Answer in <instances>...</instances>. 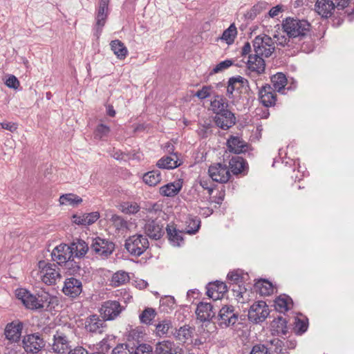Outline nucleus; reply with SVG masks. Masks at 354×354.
I'll use <instances>...</instances> for the list:
<instances>
[{
  "label": "nucleus",
  "instance_id": "1",
  "mask_svg": "<svg viewBox=\"0 0 354 354\" xmlns=\"http://www.w3.org/2000/svg\"><path fill=\"white\" fill-rule=\"evenodd\" d=\"M16 297L20 300L24 306L30 310H37L49 307L57 300L48 293L42 292L41 294L33 295L24 288L16 290Z\"/></svg>",
  "mask_w": 354,
  "mask_h": 354
},
{
  "label": "nucleus",
  "instance_id": "2",
  "mask_svg": "<svg viewBox=\"0 0 354 354\" xmlns=\"http://www.w3.org/2000/svg\"><path fill=\"white\" fill-rule=\"evenodd\" d=\"M282 28L286 35L299 41L310 35L311 25L305 19L294 17H287L282 21Z\"/></svg>",
  "mask_w": 354,
  "mask_h": 354
},
{
  "label": "nucleus",
  "instance_id": "3",
  "mask_svg": "<svg viewBox=\"0 0 354 354\" xmlns=\"http://www.w3.org/2000/svg\"><path fill=\"white\" fill-rule=\"evenodd\" d=\"M149 243L146 236L136 234L129 236L124 243L127 252L133 257L141 256L149 248Z\"/></svg>",
  "mask_w": 354,
  "mask_h": 354
},
{
  "label": "nucleus",
  "instance_id": "4",
  "mask_svg": "<svg viewBox=\"0 0 354 354\" xmlns=\"http://www.w3.org/2000/svg\"><path fill=\"white\" fill-rule=\"evenodd\" d=\"M90 250L102 259H106L115 250V243L109 239L97 236L92 239Z\"/></svg>",
  "mask_w": 354,
  "mask_h": 354
},
{
  "label": "nucleus",
  "instance_id": "5",
  "mask_svg": "<svg viewBox=\"0 0 354 354\" xmlns=\"http://www.w3.org/2000/svg\"><path fill=\"white\" fill-rule=\"evenodd\" d=\"M38 266L41 274V280L45 284H55L57 281L61 279L62 276L56 264L39 261Z\"/></svg>",
  "mask_w": 354,
  "mask_h": 354
},
{
  "label": "nucleus",
  "instance_id": "6",
  "mask_svg": "<svg viewBox=\"0 0 354 354\" xmlns=\"http://www.w3.org/2000/svg\"><path fill=\"white\" fill-rule=\"evenodd\" d=\"M142 229L146 236L153 240H158L164 235V225L158 218H149L147 216L142 221Z\"/></svg>",
  "mask_w": 354,
  "mask_h": 354
},
{
  "label": "nucleus",
  "instance_id": "7",
  "mask_svg": "<svg viewBox=\"0 0 354 354\" xmlns=\"http://www.w3.org/2000/svg\"><path fill=\"white\" fill-rule=\"evenodd\" d=\"M254 54L269 57L274 50V41L267 35L257 36L253 40Z\"/></svg>",
  "mask_w": 354,
  "mask_h": 354
},
{
  "label": "nucleus",
  "instance_id": "8",
  "mask_svg": "<svg viewBox=\"0 0 354 354\" xmlns=\"http://www.w3.org/2000/svg\"><path fill=\"white\" fill-rule=\"evenodd\" d=\"M270 310L266 303L259 301L254 303L248 310V319L254 324H259L266 320L269 315Z\"/></svg>",
  "mask_w": 354,
  "mask_h": 354
},
{
  "label": "nucleus",
  "instance_id": "9",
  "mask_svg": "<svg viewBox=\"0 0 354 354\" xmlns=\"http://www.w3.org/2000/svg\"><path fill=\"white\" fill-rule=\"evenodd\" d=\"M266 63L262 56L254 54L250 55L247 62L246 74L252 78H255L264 73Z\"/></svg>",
  "mask_w": 354,
  "mask_h": 354
},
{
  "label": "nucleus",
  "instance_id": "10",
  "mask_svg": "<svg viewBox=\"0 0 354 354\" xmlns=\"http://www.w3.org/2000/svg\"><path fill=\"white\" fill-rule=\"evenodd\" d=\"M124 309L119 301L108 300L102 304L99 311L106 321H111L117 318Z\"/></svg>",
  "mask_w": 354,
  "mask_h": 354
},
{
  "label": "nucleus",
  "instance_id": "11",
  "mask_svg": "<svg viewBox=\"0 0 354 354\" xmlns=\"http://www.w3.org/2000/svg\"><path fill=\"white\" fill-rule=\"evenodd\" d=\"M216 318L218 326L224 328L234 326L238 321V315L234 313L233 306H225L220 309Z\"/></svg>",
  "mask_w": 354,
  "mask_h": 354
},
{
  "label": "nucleus",
  "instance_id": "12",
  "mask_svg": "<svg viewBox=\"0 0 354 354\" xmlns=\"http://www.w3.org/2000/svg\"><path fill=\"white\" fill-rule=\"evenodd\" d=\"M22 343L24 350L29 353H37L45 346V342L39 333L25 336Z\"/></svg>",
  "mask_w": 354,
  "mask_h": 354
},
{
  "label": "nucleus",
  "instance_id": "13",
  "mask_svg": "<svg viewBox=\"0 0 354 354\" xmlns=\"http://www.w3.org/2000/svg\"><path fill=\"white\" fill-rule=\"evenodd\" d=\"M212 180L220 183H227L230 177V170L226 165L216 163L211 165L208 169Z\"/></svg>",
  "mask_w": 354,
  "mask_h": 354
},
{
  "label": "nucleus",
  "instance_id": "14",
  "mask_svg": "<svg viewBox=\"0 0 354 354\" xmlns=\"http://www.w3.org/2000/svg\"><path fill=\"white\" fill-rule=\"evenodd\" d=\"M106 328V320L97 315H91L85 319L84 329L86 332L95 334L102 333Z\"/></svg>",
  "mask_w": 354,
  "mask_h": 354
},
{
  "label": "nucleus",
  "instance_id": "15",
  "mask_svg": "<svg viewBox=\"0 0 354 354\" xmlns=\"http://www.w3.org/2000/svg\"><path fill=\"white\" fill-rule=\"evenodd\" d=\"M82 283L75 277L66 278L62 288L63 293L71 298L77 297L82 292Z\"/></svg>",
  "mask_w": 354,
  "mask_h": 354
},
{
  "label": "nucleus",
  "instance_id": "16",
  "mask_svg": "<svg viewBox=\"0 0 354 354\" xmlns=\"http://www.w3.org/2000/svg\"><path fill=\"white\" fill-rule=\"evenodd\" d=\"M109 0H100L99 8L95 17L96 23L94 28L95 35L99 37L100 35L102 28L106 24V20L108 16V6Z\"/></svg>",
  "mask_w": 354,
  "mask_h": 354
},
{
  "label": "nucleus",
  "instance_id": "17",
  "mask_svg": "<svg viewBox=\"0 0 354 354\" xmlns=\"http://www.w3.org/2000/svg\"><path fill=\"white\" fill-rule=\"evenodd\" d=\"M52 348L55 353L58 354H64L68 352L70 348L69 340L63 332L57 330L54 334Z\"/></svg>",
  "mask_w": 354,
  "mask_h": 354
},
{
  "label": "nucleus",
  "instance_id": "18",
  "mask_svg": "<svg viewBox=\"0 0 354 354\" xmlns=\"http://www.w3.org/2000/svg\"><path fill=\"white\" fill-rule=\"evenodd\" d=\"M216 313L213 306L210 303L206 302H200L196 310L197 319L201 322H210L216 317Z\"/></svg>",
  "mask_w": 354,
  "mask_h": 354
},
{
  "label": "nucleus",
  "instance_id": "19",
  "mask_svg": "<svg viewBox=\"0 0 354 354\" xmlns=\"http://www.w3.org/2000/svg\"><path fill=\"white\" fill-rule=\"evenodd\" d=\"M52 259L61 266L66 263L67 260L72 258L69 245L60 244L55 248L51 253Z\"/></svg>",
  "mask_w": 354,
  "mask_h": 354
},
{
  "label": "nucleus",
  "instance_id": "20",
  "mask_svg": "<svg viewBox=\"0 0 354 354\" xmlns=\"http://www.w3.org/2000/svg\"><path fill=\"white\" fill-rule=\"evenodd\" d=\"M274 91L269 84H266L259 89V99L264 106L270 107L275 104L277 95Z\"/></svg>",
  "mask_w": 354,
  "mask_h": 354
},
{
  "label": "nucleus",
  "instance_id": "21",
  "mask_svg": "<svg viewBox=\"0 0 354 354\" xmlns=\"http://www.w3.org/2000/svg\"><path fill=\"white\" fill-rule=\"evenodd\" d=\"M227 290L228 287L225 283L216 281L208 283L206 294L214 300H218L223 298L224 294L227 292Z\"/></svg>",
  "mask_w": 354,
  "mask_h": 354
},
{
  "label": "nucleus",
  "instance_id": "22",
  "mask_svg": "<svg viewBox=\"0 0 354 354\" xmlns=\"http://www.w3.org/2000/svg\"><path fill=\"white\" fill-rule=\"evenodd\" d=\"M241 88H249V82L248 80L240 75L229 78L226 92L227 96L230 99H233L234 92L235 91H239Z\"/></svg>",
  "mask_w": 354,
  "mask_h": 354
},
{
  "label": "nucleus",
  "instance_id": "23",
  "mask_svg": "<svg viewBox=\"0 0 354 354\" xmlns=\"http://www.w3.org/2000/svg\"><path fill=\"white\" fill-rule=\"evenodd\" d=\"M229 151L236 154L246 152L249 145L239 136H231L227 140Z\"/></svg>",
  "mask_w": 354,
  "mask_h": 354
},
{
  "label": "nucleus",
  "instance_id": "24",
  "mask_svg": "<svg viewBox=\"0 0 354 354\" xmlns=\"http://www.w3.org/2000/svg\"><path fill=\"white\" fill-rule=\"evenodd\" d=\"M156 354H183V351L179 346H176L171 341H163L156 344Z\"/></svg>",
  "mask_w": 354,
  "mask_h": 354
},
{
  "label": "nucleus",
  "instance_id": "25",
  "mask_svg": "<svg viewBox=\"0 0 354 354\" xmlns=\"http://www.w3.org/2000/svg\"><path fill=\"white\" fill-rule=\"evenodd\" d=\"M315 11L322 17L328 18L331 16L335 9V4L331 0H317L315 6Z\"/></svg>",
  "mask_w": 354,
  "mask_h": 354
},
{
  "label": "nucleus",
  "instance_id": "26",
  "mask_svg": "<svg viewBox=\"0 0 354 354\" xmlns=\"http://www.w3.org/2000/svg\"><path fill=\"white\" fill-rule=\"evenodd\" d=\"M22 327L23 326L21 322H11L8 324L4 332L6 339L13 342L19 341L21 337Z\"/></svg>",
  "mask_w": 354,
  "mask_h": 354
},
{
  "label": "nucleus",
  "instance_id": "27",
  "mask_svg": "<svg viewBox=\"0 0 354 354\" xmlns=\"http://www.w3.org/2000/svg\"><path fill=\"white\" fill-rule=\"evenodd\" d=\"M69 248L72 256L75 254V257L78 258L84 257L90 248L87 243L80 239H74Z\"/></svg>",
  "mask_w": 354,
  "mask_h": 354
},
{
  "label": "nucleus",
  "instance_id": "28",
  "mask_svg": "<svg viewBox=\"0 0 354 354\" xmlns=\"http://www.w3.org/2000/svg\"><path fill=\"white\" fill-rule=\"evenodd\" d=\"M178 160L177 153H172L169 156H163L158 160L156 166L160 169H175L180 165V162H178Z\"/></svg>",
  "mask_w": 354,
  "mask_h": 354
},
{
  "label": "nucleus",
  "instance_id": "29",
  "mask_svg": "<svg viewBox=\"0 0 354 354\" xmlns=\"http://www.w3.org/2000/svg\"><path fill=\"white\" fill-rule=\"evenodd\" d=\"M100 218L97 212H93L82 215L75 214L73 216V222L77 225H89L94 223Z\"/></svg>",
  "mask_w": 354,
  "mask_h": 354
},
{
  "label": "nucleus",
  "instance_id": "30",
  "mask_svg": "<svg viewBox=\"0 0 354 354\" xmlns=\"http://www.w3.org/2000/svg\"><path fill=\"white\" fill-rule=\"evenodd\" d=\"M231 115H221V116H214V121L217 127L219 128L227 130L236 124V117L231 111Z\"/></svg>",
  "mask_w": 354,
  "mask_h": 354
},
{
  "label": "nucleus",
  "instance_id": "31",
  "mask_svg": "<svg viewBox=\"0 0 354 354\" xmlns=\"http://www.w3.org/2000/svg\"><path fill=\"white\" fill-rule=\"evenodd\" d=\"M271 330L273 335H285L288 333L287 321L282 317H278L271 322Z\"/></svg>",
  "mask_w": 354,
  "mask_h": 354
},
{
  "label": "nucleus",
  "instance_id": "32",
  "mask_svg": "<svg viewBox=\"0 0 354 354\" xmlns=\"http://www.w3.org/2000/svg\"><path fill=\"white\" fill-rule=\"evenodd\" d=\"M182 188V185L178 183H169L160 188V194L163 196L173 197L177 195Z\"/></svg>",
  "mask_w": 354,
  "mask_h": 354
},
{
  "label": "nucleus",
  "instance_id": "33",
  "mask_svg": "<svg viewBox=\"0 0 354 354\" xmlns=\"http://www.w3.org/2000/svg\"><path fill=\"white\" fill-rule=\"evenodd\" d=\"M293 304L292 299L286 295H282L278 297L274 301V306L277 310L280 313H285L292 307Z\"/></svg>",
  "mask_w": 354,
  "mask_h": 354
},
{
  "label": "nucleus",
  "instance_id": "34",
  "mask_svg": "<svg viewBox=\"0 0 354 354\" xmlns=\"http://www.w3.org/2000/svg\"><path fill=\"white\" fill-rule=\"evenodd\" d=\"M168 239L174 246H180L183 243V232L176 230L173 226L167 225L166 227Z\"/></svg>",
  "mask_w": 354,
  "mask_h": 354
},
{
  "label": "nucleus",
  "instance_id": "35",
  "mask_svg": "<svg viewBox=\"0 0 354 354\" xmlns=\"http://www.w3.org/2000/svg\"><path fill=\"white\" fill-rule=\"evenodd\" d=\"M110 46L112 51L118 59H123L127 57L128 50L121 41L118 39L113 40L111 42Z\"/></svg>",
  "mask_w": 354,
  "mask_h": 354
},
{
  "label": "nucleus",
  "instance_id": "36",
  "mask_svg": "<svg viewBox=\"0 0 354 354\" xmlns=\"http://www.w3.org/2000/svg\"><path fill=\"white\" fill-rule=\"evenodd\" d=\"M143 181L148 185L156 186L161 181V173L155 169L145 173L142 177Z\"/></svg>",
  "mask_w": 354,
  "mask_h": 354
},
{
  "label": "nucleus",
  "instance_id": "37",
  "mask_svg": "<svg viewBox=\"0 0 354 354\" xmlns=\"http://www.w3.org/2000/svg\"><path fill=\"white\" fill-rule=\"evenodd\" d=\"M62 205L77 206L82 202V198L74 194H65L62 195L59 199Z\"/></svg>",
  "mask_w": 354,
  "mask_h": 354
},
{
  "label": "nucleus",
  "instance_id": "38",
  "mask_svg": "<svg viewBox=\"0 0 354 354\" xmlns=\"http://www.w3.org/2000/svg\"><path fill=\"white\" fill-rule=\"evenodd\" d=\"M129 280L130 277L128 272L119 270L113 274L111 285L114 287H118L127 283Z\"/></svg>",
  "mask_w": 354,
  "mask_h": 354
},
{
  "label": "nucleus",
  "instance_id": "39",
  "mask_svg": "<svg viewBox=\"0 0 354 354\" xmlns=\"http://www.w3.org/2000/svg\"><path fill=\"white\" fill-rule=\"evenodd\" d=\"M186 233L195 234L201 227V219L198 216H189L186 220Z\"/></svg>",
  "mask_w": 354,
  "mask_h": 354
},
{
  "label": "nucleus",
  "instance_id": "40",
  "mask_svg": "<svg viewBox=\"0 0 354 354\" xmlns=\"http://www.w3.org/2000/svg\"><path fill=\"white\" fill-rule=\"evenodd\" d=\"M231 171L234 174H239L244 171L245 167V160L239 156L232 157L229 162Z\"/></svg>",
  "mask_w": 354,
  "mask_h": 354
},
{
  "label": "nucleus",
  "instance_id": "41",
  "mask_svg": "<svg viewBox=\"0 0 354 354\" xmlns=\"http://www.w3.org/2000/svg\"><path fill=\"white\" fill-rule=\"evenodd\" d=\"M255 288L258 289L260 295L268 296L272 294L274 288L271 282L266 279H259L254 285Z\"/></svg>",
  "mask_w": 354,
  "mask_h": 354
},
{
  "label": "nucleus",
  "instance_id": "42",
  "mask_svg": "<svg viewBox=\"0 0 354 354\" xmlns=\"http://www.w3.org/2000/svg\"><path fill=\"white\" fill-rule=\"evenodd\" d=\"M274 90L281 92L287 84V78L283 73H277L271 77Z\"/></svg>",
  "mask_w": 354,
  "mask_h": 354
},
{
  "label": "nucleus",
  "instance_id": "43",
  "mask_svg": "<svg viewBox=\"0 0 354 354\" xmlns=\"http://www.w3.org/2000/svg\"><path fill=\"white\" fill-rule=\"evenodd\" d=\"M266 8V3L259 2L254 5L248 11L244 14V17L247 20H253L255 17L260 14L263 10Z\"/></svg>",
  "mask_w": 354,
  "mask_h": 354
},
{
  "label": "nucleus",
  "instance_id": "44",
  "mask_svg": "<svg viewBox=\"0 0 354 354\" xmlns=\"http://www.w3.org/2000/svg\"><path fill=\"white\" fill-rule=\"evenodd\" d=\"M193 330H194L191 327L187 325H185L180 327L178 330H176L174 333V337L176 339L185 343L191 337Z\"/></svg>",
  "mask_w": 354,
  "mask_h": 354
},
{
  "label": "nucleus",
  "instance_id": "45",
  "mask_svg": "<svg viewBox=\"0 0 354 354\" xmlns=\"http://www.w3.org/2000/svg\"><path fill=\"white\" fill-rule=\"evenodd\" d=\"M236 35V28L235 25L232 24L226 30H224L221 39L225 40L227 44H231L234 42Z\"/></svg>",
  "mask_w": 354,
  "mask_h": 354
},
{
  "label": "nucleus",
  "instance_id": "46",
  "mask_svg": "<svg viewBox=\"0 0 354 354\" xmlns=\"http://www.w3.org/2000/svg\"><path fill=\"white\" fill-rule=\"evenodd\" d=\"M211 106L214 113H216L224 108H228L229 104L227 100L222 95H216L215 99L211 102Z\"/></svg>",
  "mask_w": 354,
  "mask_h": 354
},
{
  "label": "nucleus",
  "instance_id": "47",
  "mask_svg": "<svg viewBox=\"0 0 354 354\" xmlns=\"http://www.w3.org/2000/svg\"><path fill=\"white\" fill-rule=\"evenodd\" d=\"M227 278L230 283L229 288L234 284L243 283L244 279L241 271L239 270L230 272Z\"/></svg>",
  "mask_w": 354,
  "mask_h": 354
},
{
  "label": "nucleus",
  "instance_id": "48",
  "mask_svg": "<svg viewBox=\"0 0 354 354\" xmlns=\"http://www.w3.org/2000/svg\"><path fill=\"white\" fill-rule=\"evenodd\" d=\"M63 266L68 270L70 274L73 275L79 273L81 270L80 262L75 261L73 257L67 260L66 263H65Z\"/></svg>",
  "mask_w": 354,
  "mask_h": 354
},
{
  "label": "nucleus",
  "instance_id": "49",
  "mask_svg": "<svg viewBox=\"0 0 354 354\" xmlns=\"http://www.w3.org/2000/svg\"><path fill=\"white\" fill-rule=\"evenodd\" d=\"M120 208L122 212L129 214H134L140 210V206L135 202H124Z\"/></svg>",
  "mask_w": 354,
  "mask_h": 354
},
{
  "label": "nucleus",
  "instance_id": "50",
  "mask_svg": "<svg viewBox=\"0 0 354 354\" xmlns=\"http://www.w3.org/2000/svg\"><path fill=\"white\" fill-rule=\"evenodd\" d=\"M156 315V310L152 308H147L140 315V322L143 324H150Z\"/></svg>",
  "mask_w": 354,
  "mask_h": 354
},
{
  "label": "nucleus",
  "instance_id": "51",
  "mask_svg": "<svg viewBox=\"0 0 354 354\" xmlns=\"http://www.w3.org/2000/svg\"><path fill=\"white\" fill-rule=\"evenodd\" d=\"M308 327V320L306 319L296 318L295 322L294 330L297 335H302L304 333Z\"/></svg>",
  "mask_w": 354,
  "mask_h": 354
},
{
  "label": "nucleus",
  "instance_id": "52",
  "mask_svg": "<svg viewBox=\"0 0 354 354\" xmlns=\"http://www.w3.org/2000/svg\"><path fill=\"white\" fill-rule=\"evenodd\" d=\"M111 131L110 127L104 124H100L97 126L94 135L95 138L98 139H103L106 138Z\"/></svg>",
  "mask_w": 354,
  "mask_h": 354
},
{
  "label": "nucleus",
  "instance_id": "53",
  "mask_svg": "<svg viewBox=\"0 0 354 354\" xmlns=\"http://www.w3.org/2000/svg\"><path fill=\"white\" fill-rule=\"evenodd\" d=\"M110 221L116 230L119 231L127 227V221L117 214H113L110 218Z\"/></svg>",
  "mask_w": 354,
  "mask_h": 354
},
{
  "label": "nucleus",
  "instance_id": "54",
  "mask_svg": "<svg viewBox=\"0 0 354 354\" xmlns=\"http://www.w3.org/2000/svg\"><path fill=\"white\" fill-rule=\"evenodd\" d=\"M272 346L268 348L264 344H256L252 347L250 354H271V352H274Z\"/></svg>",
  "mask_w": 354,
  "mask_h": 354
},
{
  "label": "nucleus",
  "instance_id": "55",
  "mask_svg": "<svg viewBox=\"0 0 354 354\" xmlns=\"http://www.w3.org/2000/svg\"><path fill=\"white\" fill-rule=\"evenodd\" d=\"M274 38L276 39L275 42L278 46H288V47L292 46V44L293 43V40H294L293 38H290L289 37H288V36L286 37L284 35L279 36V35H275Z\"/></svg>",
  "mask_w": 354,
  "mask_h": 354
},
{
  "label": "nucleus",
  "instance_id": "56",
  "mask_svg": "<svg viewBox=\"0 0 354 354\" xmlns=\"http://www.w3.org/2000/svg\"><path fill=\"white\" fill-rule=\"evenodd\" d=\"M111 354H133V348L130 350L127 344H118L113 349Z\"/></svg>",
  "mask_w": 354,
  "mask_h": 354
},
{
  "label": "nucleus",
  "instance_id": "57",
  "mask_svg": "<svg viewBox=\"0 0 354 354\" xmlns=\"http://www.w3.org/2000/svg\"><path fill=\"white\" fill-rule=\"evenodd\" d=\"M233 64V61L231 59H225L218 63L212 70L211 73H218L228 68Z\"/></svg>",
  "mask_w": 354,
  "mask_h": 354
},
{
  "label": "nucleus",
  "instance_id": "58",
  "mask_svg": "<svg viewBox=\"0 0 354 354\" xmlns=\"http://www.w3.org/2000/svg\"><path fill=\"white\" fill-rule=\"evenodd\" d=\"M171 326V323L169 320H163L162 322H160L156 325V330L157 333L160 335H165L166 334L170 327Z\"/></svg>",
  "mask_w": 354,
  "mask_h": 354
},
{
  "label": "nucleus",
  "instance_id": "59",
  "mask_svg": "<svg viewBox=\"0 0 354 354\" xmlns=\"http://www.w3.org/2000/svg\"><path fill=\"white\" fill-rule=\"evenodd\" d=\"M152 347L147 344H140L136 350L133 349V354H152Z\"/></svg>",
  "mask_w": 354,
  "mask_h": 354
},
{
  "label": "nucleus",
  "instance_id": "60",
  "mask_svg": "<svg viewBox=\"0 0 354 354\" xmlns=\"http://www.w3.org/2000/svg\"><path fill=\"white\" fill-rule=\"evenodd\" d=\"M6 85L10 88H17L19 82L15 75H10L6 81Z\"/></svg>",
  "mask_w": 354,
  "mask_h": 354
},
{
  "label": "nucleus",
  "instance_id": "61",
  "mask_svg": "<svg viewBox=\"0 0 354 354\" xmlns=\"http://www.w3.org/2000/svg\"><path fill=\"white\" fill-rule=\"evenodd\" d=\"M230 288L235 293V295L239 297H242L243 294L246 291V288L242 286V283L234 284Z\"/></svg>",
  "mask_w": 354,
  "mask_h": 354
},
{
  "label": "nucleus",
  "instance_id": "62",
  "mask_svg": "<svg viewBox=\"0 0 354 354\" xmlns=\"http://www.w3.org/2000/svg\"><path fill=\"white\" fill-rule=\"evenodd\" d=\"M195 95L201 100H204L210 95L209 87L204 86L201 90H198Z\"/></svg>",
  "mask_w": 354,
  "mask_h": 354
},
{
  "label": "nucleus",
  "instance_id": "63",
  "mask_svg": "<svg viewBox=\"0 0 354 354\" xmlns=\"http://www.w3.org/2000/svg\"><path fill=\"white\" fill-rule=\"evenodd\" d=\"M200 185L204 189L208 191V194L211 195L214 191V187L211 185V182L207 179H201Z\"/></svg>",
  "mask_w": 354,
  "mask_h": 354
},
{
  "label": "nucleus",
  "instance_id": "64",
  "mask_svg": "<svg viewBox=\"0 0 354 354\" xmlns=\"http://www.w3.org/2000/svg\"><path fill=\"white\" fill-rule=\"evenodd\" d=\"M197 133L201 138H205L212 134V130H207V127L200 126L197 129Z\"/></svg>",
  "mask_w": 354,
  "mask_h": 354
}]
</instances>
